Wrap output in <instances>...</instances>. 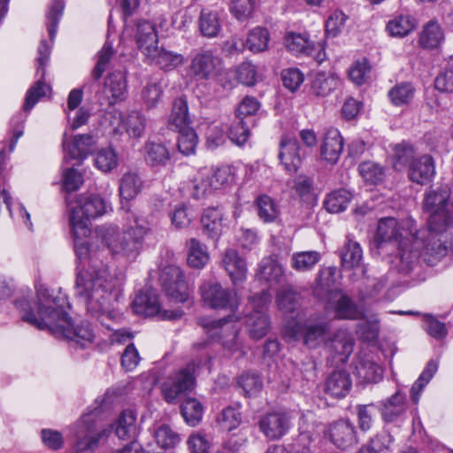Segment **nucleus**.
Here are the masks:
<instances>
[{"instance_id": "f257e3e1", "label": "nucleus", "mask_w": 453, "mask_h": 453, "mask_svg": "<svg viewBox=\"0 0 453 453\" xmlns=\"http://www.w3.org/2000/svg\"><path fill=\"white\" fill-rule=\"evenodd\" d=\"M22 313L23 321L38 329H49L53 334H62L71 341L90 342L94 338L93 330L88 323L74 326L68 317L65 307L67 299L65 295H54L49 289L40 287L36 297L30 300L22 296L15 303Z\"/></svg>"}, {"instance_id": "f03ea898", "label": "nucleus", "mask_w": 453, "mask_h": 453, "mask_svg": "<svg viewBox=\"0 0 453 453\" xmlns=\"http://www.w3.org/2000/svg\"><path fill=\"white\" fill-rule=\"evenodd\" d=\"M75 296L81 302L87 313L100 320L107 329V321H118L122 314L116 307L119 291L116 279L106 266L90 265L77 273L74 285Z\"/></svg>"}, {"instance_id": "7ed1b4c3", "label": "nucleus", "mask_w": 453, "mask_h": 453, "mask_svg": "<svg viewBox=\"0 0 453 453\" xmlns=\"http://www.w3.org/2000/svg\"><path fill=\"white\" fill-rule=\"evenodd\" d=\"M151 232V223L148 219L132 212L122 228L108 226L104 234V241L113 256L131 263L141 254L145 237Z\"/></svg>"}, {"instance_id": "20e7f679", "label": "nucleus", "mask_w": 453, "mask_h": 453, "mask_svg": "<svg viewBox=\"0 0 453 453\" xmlns=\"http://www.w3.org/2000/svg\"><path fill=\"white\" fill-rule=\"evenodd\" d=\"M210 345L211 342L207 340L194 343L193 353L196 356V360L169 376L162 384V395L168 403H175L180 395L194 388L196 369L206 365L211 359L209 351Z\"/></svg>"}, {"instance_id": "39448f33", "label": "nucleus", "mask_w": 453, "mask_h": 453, "mask_svg": "<svg viewBox=\"0 0 453 453\" xmlns=\"http://www.w3.org/2000/svg\"><path fill=\"white\" fill-rule=\"evenodd\" d=\"M406 230L403 229L396 219L384 218L378 223L376 238L379 241V247L383 243H392L398 249V257L401 263L400 271L407 273L413 265L418 261L419 252L417 249L411 248V235H403Z\"/></svg>"}, {"instance_id": "423d86ee", "label": "nucleus", "mask_w": 453, "mask_h": 453, "mask_svg": "<svg viewBox=\"0 0 453 453\" xmlns=\"http://www.w3.org/2000/svg\"><path fill=\"white\" fill-rule=\"evenodd\" d=\"M65 201L70 211L71 232L76 238L88 237L91 232L90 219L103 216L108 209L105 200L98 195H81L75 206H71L69 198Z\"/></svg>"}, {"instance_id": "0eeeda50", "label": "nucleus", "mask_w": 453, "mask_h": 453, "mask_svg": "<svg viewBox=\"0 0 453 453\" xmlns=\"http://www.w3.org/2000/svg\"><path fill=\"white\" fill-rule=\"evenodd\" d=\"M450 188L440 186L425 194L423 208L430 215L427 226L432 231H445L453 226V203L449 201Z\"/></svg>"}, {"instance_id": "6e6552de", "label": "nucleus", "mask_w": 453, "mask_h": 453, "mask_svg": "<svg viewBox=\"0 0 453 453\" xmlns=\"http://www.w3.org/2000/svg\"><path fill=\"white\" fill-rule=\"evenodd\" d=\"M199 293L203 304L211 309L234 312L239 307L236 291L224 288L215 279L203 280L199 286Z\"/></svg>"}, {"instance_id": "1a4fd4ad", "label": "nucleus", "mask_w": 453, "mask_h": 453, "mask_svg": "<svg viewBox=\"0 0 453 453\" xmlns=\"http://www.w3.org/2000/svg\"><path fill=\"white\" fill-rule=\"evenodd\" d=\"M188 74L196 81H215L224 73L222 59L211 50H199L191 58Z\"/></svg>"}, {"instance_id": "9d476101", "label": "nucleus", "mask_w": 453, "mask_h": 453, "mask_svg": "<svg viewBox=\"0 0 453 453\" xmlns=\"http://www.w3.org/2000/svg\"><path fill=\"white\" fill-rule=\"evenodd\" d=\"M106 430L98 426L96 412L85 414L73 428V449L76 453L95 450Z\"/></svg>"}, {"instance_id": "9b49d317", "label": "nucleus", "mask_w": 453, "mask_h": 453, "mask_svg": "<svg viewBox=\"0 0 453 453\" xmlns=\"http://www.w3.org/2000/svg\"><path fill=\"white\" fill-rule=\"evenodd\" d=\"M270 303L271 296L266 291H263L250 299L253 310L245 317V327L250 338L254 340L265 337L271 328L270 319L265 313Z\"/></svg>"}, {"instance_id": "f8f14e48", "label": "nucleus", "mask_w": 453, "mask_h": 453, "mask_svg": "<svg viewBox=\"0 0 453 453\" xmlns=\"http://www.w3.org/2000/svg\"><path fill=\"white\" fill-rule=\"evenodd\" d=\"M200 325L206 329L210 338L219 342L230 354L243 355L244 352L242 349L241 343L237 340L238 329L229 320V317L218 320L202 319H200Z\"/></svg>"}, {"instance_id": "ddd939ff", "label": "nucleus", "mask_w": 453, "mask_h": 453, "mask_svg": "<svg viewBox=\"0 0 453 453\" xmlns=\"http://www.w3.org/2000/svg\"><path fill=\"white\" fill-rule=\"evenodd\" d=\"M336 273L335 266L321 268L317 275L313 293L319 299L332 306L337 318L340 315V292Z\"/></svg>"}, {"instance_id": "4468645a", "label": "nucleus", "mask_w": 453, "mask_h": 453, "mask_svg": "<svg viewBox=\"0 0 453 453\" xmlns=\"http://www.w3.org/2000/svg\"><path fill=\"white\" fill-rule=\"evenodd\" d=\"M134 313L146 317L157 316L160 319H176L181 317L178 311H167L161 308L158 296L153 289L141 290L132 303Z\"/></svg>"}, {"instance_id": "2eb2a0df", "label": "nucleus", "mask_w": 453, "mask_h": 453, "mask_svg": "<svg viewBox=\"0 0 453 453\" xmlns=\"http://www.w3.org/2000/svg\"><path fill=\"white\" fill-rule=\"evenodd\" d=\"M354 375L365 382H378L382 377V370L375 362L357 358L349 365L348 371L342 370V388L346 391H349L352 386L350 376Z\"/></svg>"}, {"instance_id": "dca6fc26", "label": "nucleus", "mask_w": 453, "mask_h": 453, "mask_svg": "<svg viewBox=\"0 0 453 453\" xmlns=\"http://www.w3.org/2000/svg\"><path fill=\"white\" fill-rule=\"evenodd\" d=\"M327 330L328 326L325 323L307 325L299 321H289L284 326L283 334L288 341L303 340L305 345L315 347L319 341L324 339Z\"/></svg>"}, {"instance_id": "f3484780", "label": "nucleus", "mask_w": 453, "mask_h": 453, "mask_svg": "<svg viewBox=\"0 0 453 453\" xmlns=\"http://www.w3.org/2000/svg\"><path fill=\"white\" fill-rule=\"evenodd\" d=\"M442 232L432 231L427 226V235H426L425 241L417 235H411V249H417L419 252V257L424 256L425 261L431 265L434 264L447 253V247L439 236V234ZM422 237H425L424 234H422Z\"/></svg>"}, {"instance_id": "a211bd4d", "label": "nucleus", "mask_w": 453, "mask_h": 453, "mask_svg": "<svg viewBox=\"0 0 453 453\" xmlns=\"http://www.w3.org/2000/svg\"><path fill=\"white\" fill-rule=\"evenodd\" d=\"M161 281L166 296L172 300L183 303L188 298V288L179 266L169 265L163 269Z\"/></svg>"}, {"instance_id": "6ab92c4d", "label": "nucleus", "mask_w": 453, "mask_h": 453, "mask_svg": "<svg viewBox=\"0 0 453 453\" xmlns=\"http://www.w3.org/2000/svg\"><path fill=\"white\" fill-rule=\"evenodd\" d=\"M284 43L293 54L312 57L319 64L326 59L324 47L311 43L303 35L289 33L285 36Z\"/></svg>"}, {"instance_id": "aec40b11", "label": "nucleus", "mask_w": 453, "mask_h": 453, "mask_svg": "<svg viewBox=\"0 0 453 453\" xmlns=\"http://www.w3.org/2000/svg\"><path fill=\"white\" fill-rule=\"evenodd\" d=\"M226 218L223 208L220 206H212L206 208L202 215L201 223L203 230L211 239H218L226 224Z\"/></svg>"}, {"instance_id": "412c9836", "label": "nucleus", "mask_w": 453, "mask_h": 453, "mask_svg": "<svg viewBox=\"0 0 453 453\" xmlns=\"http://www.w3.org/2000/svg\"><path fill=\"white\" fill-rule=\"evenodd\" d=\"M435 175L434 158L430 155H422L413 161L408 172V176L412 182L419 185L430 183Z\"/></svg>"}, {"instance_id": "4be33fe9", "label": "nucleus", "mask_w": 453, "mask_h": 453, "mask_svg": "<svg viewBox=\"0 0 453 453\" xmlns=\"http://www.w3.org/2000/svg\"><path fill=\"white\" fill-rule=\"evenodd\" d=\"M289 424V418L286 414L273 412L261 418L259 427L268 439L277 440L288 432Z\"/></svg>"}, {"instance_id": "5701e85b", "label": "nucleus", "mask_w": 453, "mask_h": 453, "mask_svg": "<svg viewBox=\"0 0 453 453\" xmlns=\"http://www.w3.org/2000/svg\"><path fill=\"white\" fill-rule=\"evenodd\" d=\"M127 92V78L122 72H113L110 73L104 81L103 94L106 98V104H114L117 101L126 98Z\"/></svg>"}, {"instance_id": "b1692460", "label": "nucleus", "mask_w": 453, "mask_h": 453, "mask_svg": "<svg viewBox=\"0 0 453 453\" xmlns=\"http://www.w3.org/2000/svg\"><path fill=\"white\" fill-rule=\"evenodd\" d=\"M257 277L270 286L280 284L284 279V268L277 255H270L262 258L258 264Z\"/></svg>"}, {"instance_id": "393cba45", "label": "nucleus", "mask_w": 453, "mask_h": 453, "mask_svg": "<svg viewBox=\"0 0 453 453\" xmlns=\"http://www.w3.org/2000/svg\"><path fill=\"white\" fill-rule=\"evenodd\" d=\"M222 265L234 286L242 283L247 277L246 262L234 250H226L222 257Z\"/></svg>"}, {"instance_id": "a878e982", "label": "nucleus", "mask_w": 453, "mask_h": 453, "mask_svg": "<svg viewBox=\"0 0 453 453\" xmlns=\"http://www.w3.org/2000/svg\"><path fill=\"white\" fill-rule=\"evenodd\" d=\"M135 41L138 49L145 57L155 52L158 42L155 26L150 21H140L137 24Z\"/></svg>"}, {"instance_id": "bb28decb", "label": "nucleus", "mask_w": 453, "mask_h": 453, "mask_svg": "<svg viewBox=\"0 0 453 453\" xmlns=\"http://www.w3.org/2000/svg\"><path fill=\"white\" fill-rule=\"evenodd\" d=\"M279 159L288 172H296L301 165L299 144L296 139L283 136L280 143Z\"/></svg>"}, {"instance_id": "cd10ccee", "label": "nucleus", "mask_w": 453, "mask_h": 453, "mask_svg": "<svg viewBox=\"0 0 453 453\" xmlns=\"http://www.w3.org/2000/svg\"><path fill=\"white\" fill-rule=\"evenodd\" d=\"M67 140L68 134L65 132L62 140L63 149L73 159L85 157L89 152L93 150L95 145L94 137L90 134L77 135L74 137L72 143H68Z\"/></svg>"}, {"instance_id": "c85d7f7f", "label": "nucleus", "mask_w": 453, "mask_h": 453, "mask_svg": "<svg viewBox=\"0 0 453 453\" xmlns=\"http://www.w3.org/2000/svg\"><path fill=\"white\" fill-rule=\"evenodd\" d=\"M445 39L444 31L437 20L432 19L425 24L418 34V45L426 50H434L441 46Z\"/></svg>"}, {"instance_id": "c756f323", "label": "nucleus", "mask_w": 453, "mask_h": 453, "mask_svg": "<svg viewBox=\"0 0 453 453\" xmlns=\"http://www.w3.org/2000/svg\"><path fill=\"white\" fill-rule=\"evenodd\" d=\"M407 410L405 395L397 391L382 403L381 415L386 422H394L403 418Z\"/></svg>"}, {"instance_id": "7c9ffc66", "label": "nucleus", "mask_w": 453, "mask_h": 453, "mask_svg": "<svg viewBox=\"0 0 453 453\" xmlns=\"http://www.w3.org/2000/svg\"><path fill=\"white\" fill-rule=\"evenodd\" d=\"M191 119L188 114V101L180 96L174 100L168 118V127L173 131L189 127Z\"/></svg>"}, {"instance_id": "2f4dec72", "label": "nucleus", "mask_w": 453, "mask_h": 453, "mask_svg": "<svg viewBox=\"0 0 453 453\" xmlns=\"http://www.w3.org/2000/svg\"><path fill=\"white\" fill-rule=\"evenodd\" d=\"M417 21L408 13H398L390 19L386 25V31L392 37H404L416 27Z\"/></svg>"}, {"instance_id": "473e14b6", "label": "nucleus", "mask_w": 453, "mask_h": 453, "mask_svg": "<svg viewBox=\"0 0 453 453\" xmlns=\"http://www.w3.org/2000/svg\"><path fill=\"white\" fill-rule=\"evenodd\" d=\"M146 58L164 71L173 70L184 62L183 55L158 47L155 49V52Z\"/></svg>"}, {"instance_id": "72a5a7b5", "label": "nucleus", "mask_w": 453, "mask_h": 453, "mask_svg": "<svg viewBox=\"0 0 453 453\" xmlns=\"http://www.w3.org/2000/svg\"><path fill=\"white\" fill-rule=\"evenodd\" d=\"M143 181L135 172H127L119 180V192L122 200L134 199L142 191Z\"/></svg>"}, {"instance_id": "f704fd0d", "label": "nucleus", "mask_w": 453, "mask_h": 453, "mask_svg": "<svg viewBox=\"0 0 453 453\" xmlns=\"http://www.w3.org/2000/svg\"><path fill=\"white\" fill-rule=\"evenodd\" d=\"M300 295L290 285L280 288L276 295V303L283 314H293L300 306Z\"/></svg>"}, {"instance_id": "c9c22d12", "label": "nucleus", "mask_w": 453, "mask_h": 453, "mask_svg": "<svg viewBox=\"0 0 453 453\" xmlns=\"http://www.w3.org/2000/svg\"><path fill=\"white\" fill-rule=\"evenodd\" d=\"M321 157L332 165L337 163L340 157V131L337 128H329L325 135L321 146Z\"/></svg>"}, {"instance_id": "e433bc0d", "label": "nucleus", "mask_w": 453, "mask_h": 453, "mask_svg": "<svg viewBox=\"0 0 453 453\" xmlns=\"http://www.w3.org/2000/svg\"><path fill=\"white\" fill-rule=\"evenodd\" d=\"M117 436L121 440H133L138 433L136 415L131 410H125L119 416L115 429Z\"/></svg>"}, {"instance_id": "4c0bfd02", "label": "nucleus", "mask_w": 453, "mask_h": 453, "mask_svg": "<svg viewBox=\"0 0 453 453\" xmlns=\"http://www.w3.org/2000/svg\"><path fill=\"white\" fill-rule=\"evenodd\" d=\"M186 246L188 248L187 260L188 265L196 269L203 268L210 258L206 246L196 238L188 240Z\"/></svg>"}, {"instance_id": "58836bf2", "label": "nucleus", "mask_w": 453, "mask_h": 453, "mask_svg": "<svg viewBox=\"0 0 453 453\" xmlns=\"http://www.w3.org/2000/svg\"><path fill=\"white\" fill-rule=\"evenodd\" d=\"M199 29L208 38L216 37L221 29L219 15L217 11L203 9L199 16Z\"/></svg>"}, {"instance_id": "ea45409f", "label": "nucleus", "mask_w": 453, "mask_h": 453, "mask_svg": "<svg viewBox=\"0 0 453 453\" xmlns=\"http://www.w3.org/2000/svg\"><path fill=\"white\" fill-rule=\"evenodd\" d=\"M321 260V254L316 250L294 252L290 257V266L300 273L312 270Z\"/></svg>"}, {"instance_id": "a19ab883", "label": "nucleus", "mask_w": 453, "mask_h": 453, "mask_svg": "<svg viewBox=\"0 0 453 453\" xmlns=\"http://www.w3.org/2000/svg\"><path fill=\"white\" fill-rule=\"evenodd\" d=\"M415 96V88L411 82H400L393 86L388 92L390 103L395 106L408 105Z\"/></svg>"}, {"instance_id": "79ce46f5", "label": "nucleus", "mask_w": 453, "mask_h": 453, "mask_svg": "<svg viewBox=\"0 0 453 453\" xmlns=\"http://www.w3.org/2000/svg\"><path fill=\"white\" fill-rule=\"evenodd\" d=\"M164 93L163 80L150 78L141 91V98L147 108H154Z\"/></svg>"}, {"instance_id": "37998d69", "label": "nucleus", "mask_w": 453, "mask_h": 453, "mask_svg": "<svg viewBox=\"0 0 453 453\" xmlns=\"http://www.w3.org/2000/svg\"><path fill=\"white\" fill-rule=\"evenodd\" d=\"M208 176L209 173L203 168H201L190 180L188 190L194 199L204 198L214 191Z\"/></svg>"}, {"instance_id": "c03bdc74", "label": "nucleus", "mask_w": 453, "mask_h": 453, "mask_svg": "<svg viewBox=\"0 0 453 453\" xmlns=\"http://www.w3.org/2000/svg\"><path fill=\"white\" fill-rule=\"evenodd\" d=\"M144 158L151 166L165 165L170 160V153L164 144L150 142L144 147Z\"/></svg>"}, {"instance_id": "a18cd8bd", "label": "nucleus", "mask_w": 453, "mask_h": 453, "mask_svg": "<svg viewBox=\"0 0 453 453\" xmlns=\"http://www.w3.org/2000/svg\"><path fill=\"white\" fill-rule=\"evenodd\" d=\"M256 207L259 219L265 223L273 222L279 217V206L269 196H259L256 200Z\"/></svg>"}, {"instance_id": "49530a36", "label": "nucleus", "mask_w": 453, "mask_h": 453, "mask_svg": "<svg viewBox=\"0 0 453 453\" xmlns=\"http://www.w3.org/2000/svg\"><path fill=\"white\" fill-rule=\"evenodd\" d=\"M438 369V364L434 360H430L418 379L414 382L411 388V398L414 403H418L419 400L420 393L424 388L430 381L433 376L435 374Z\"/></svg>"}, {"instance_id": "de8ad7c7", "label": "nucleus", "mask_w": 453, "mask_h": 453, "mask_svg": "<svg viewBox=\"0 0 453 453\" xmlns=\"http://www.w3.org/2000/svg\"><path fill=\"white\" fill-rule=\"evenodd\" d=\"M270 35L267 29L257 27L251 30L246 40V46L253 53H260L268 49Z\"/></svg>"}, {"instance_id": "09e8293b", "label": "nucleus", "mask_w": 453, "mask_h": 453, "mask_svg": "<svg viewBox=\"0 0 453 453\" xmlns=\"http://www.w3.org/2000/svg\"><path fill=\"white\" fill-rule=\"evenodd\" d=\"M203 413L202 403L196 398H188L181 404V414L185 421L196 426L201 421Z\"/></svg>"}, {"instance_id": "8fccbe9b", "label": "nucleus", "mask_w": 453, "mask_h": 453, "mask_svg": "<svg viewBox=\"0 0 453 453\" xmlns=\"http://www.w3.org/2000/svg\"><path fill=\"white\" fill-rule=\"evenodd\" d=\"M179 133L177 147L179 151L184 156L194 154L197 146L198 138L192 127H187L177 130Z\"/></svg>"}, {"instance_id": "3c124183", "label": "nucleus", "mask_w": 453, "mask_h": 453, "mask_svg": "<svg viewBox=\"0 0 453 453\" xmlns=\"http://www.w3.org/2000/svg\"><path fill=\"white\" fill-rule=\"evenodd\" d=\"M394 152V166L396 169L405 166L410 167L411 164L417 159L415 158L417 151L414 146L405 142L395 145Z\"/></svg>"}, {"instance_id": "603ef678", "label": "nucleus", "mask_w": 453, "mask_h": 453, "mask_svg": "<svg viewBox=\"0 0 453 453\" xmlns=\"http://www.w3.org/2000/svg\"><path fill=\"white\" fill-rule=\"evenodd\" d=\"M358 171L364 180L371 184H377L385 177L383 167L371 161H365L360 164Z\"/></svg>"}, {"instance_id": "864d4df0", "label": "nucleus", "mask_w": 453, "mask_h": 453, "mask_svg": "<svg viewBox=\"0 0 453 453\" xmlns=\"http://www.w3.org/2000/svg\"><path fill=\"white\" fill-rule=\"evenodd\" d=\"M95 165L102 172H110L118 165L117 154L111 148L102 149L96 155Z\"/></svg>"}, {"instance_id": "5fc2aeb1", "label": "nucleus", "mask_w": 453, "mask_h": 453, "mask_svg": "<svg viewBox=\"0 0 453 453\" xmlns=\"http://www.w3.org/2000/svg\"><path fill=\"white\" fill-rule=\"evenodd\" d=\"M64 2L62 0H55L47 13V29L50 41L53 42L57 34V27L63 14Z\"/></svg>"}, {"instance_id": "6e6d98bb", "label": "nucleus", "mask_w": 453, "mask_h": 453, "mask_svg": "<svg viewBox=\"0 0 453 453\" xmlns=\"http://www.w3.org/2000/svg\"><path fill=\"white\" fill-rule=\"evenodd\" d=\"M154 436L157 443L163 449L173 448L180 441L178 434L165 424L158 426Z\"/></svg>"}, {"instance_id": "4d7b16f0", "label": "nucleus", "mask_w": 453, "mask_h": 453, "mask_svg": "<svg viewBox=\"0 0 453 453\" xmlns=\"http://www.w3.org/2000/svg\"><path fill=\"white\" fill-rule=\"evenodd\" d=\"M127 133L132 137H140L146 127V119L140 111H131L126 119Z\"/></svg>"}, {"instance_id": "13d9d810", "label": "nucleus", "mask_w": 453, "mask_h": 453, "mask_svg": "<svg viewBox=\"0 0 453 453\" xmlns=\"http://www.w3.org/2000/svg\"><path fill=\"white\" fill-rule=\"evenodd\" d=\"M203 170L209 173V180L214 190L221 188L231 180V169L229 166H220L216 169L206 168Z\"/></svg>"}, {"instance_id": "bf43d9fd", "label": "nucleus", "mask_w": 453, "mask_h": 453, "mask_svg": "<svg viewBox=\"0 0 453 453\" xmlns=\"http://www.w3.org/2000/svg\"><path fill=\"white\" fill-rule=\"evenodd\" d=\"M434 88L444 93L453 92V55L449 58L445 70L435 78Z\"/></svg>"}, {"instance_id": "052dcab7", "label": "nucleus", "mask_w": 453, "mask_h": 453, "mask_svg": "<svg viewBox=\"0 0 453 453\" xmlns=\"http://www.w3.org/2000/svg\"><path fill=\"white\" fill-rule=\"evenodd\" d=\"M371 66L367 59L356 61L349 71V79L357 85L364 84L369 78Z\"/></svg>"}, {"instance_id": "680f3d73", "label": "nucleus", "mask_w": 453, "mask_h": 453, "mask_svg": "<svg viewBox=\"0 0 453 453\" xmlns=\"http://www.w3.org/2000/svg\"><path fill=\"white\" fill-rule=\"evenodd\" d=\"M254 5V0H232L230 12L239 21H245L251 17Z\"/></svg>"}, {"instance_id": "e2e57ef3", "label": "nucleus", "mask_w": 453, "mask_h": 453, "mask_svg": "<svg viewBox=\"0 0 453 453\" xmlns=\"http://www.w3.org/2000/svg\"><path fill=\"white\" fill-rule=\"evenodd\" d=\"M363 252L357 242L349 241L346 245V250L342 256V266L354 268L359 265Z\"/></svg>"}, {"instance_id": "0e129e2a", "label": "nucleus", "mask_w": 453, "mask_h": 453, "mask_svg": "<svg viewBox=\"0 0 453 453\" xmlns=\"http://www.w3.org/2000/svg\"><path fill=\"white\" fill-rule=\"evenodd\" d=\"M113 54L114 51L112 46L110 43L105 42L102 50L97 54L98 59L92 72V76L95 80L101 78Z\"/></svg>"}, {"instance_id": "69168bd1", "label": "nucleus", "mask_w": 453, "mask_h": 453, "mask_svg": "<svg viewBox=\"0 0 453 453\" xmlns=\"http://www.w3.org/2000/svg\"><path fill=\"white\" fill-rule=\"evenodd\" d=\"M239 386L246 395H254L258 393L263 386L262 380L255 373H244L238 380Z\"/></svg>"}, {"instance_id": "338daca9", "label": "nucleus", "mask_w": 453, "mask_h": 453, "mask_svg": "<svg viewBox=\"0 0 453 453\" xmlns=\"http://www.w3.org/2000/svg\"><path fill=\"white\" fill-rule=\"evenodd\" d=\"M238 81L245 86H254L257 82V73L256 66L250 62L241 64L236 70Z\"/></svg>"}, {"instance_id": "774afa93", "label": "nucleus", "mask_w": 453, "mask_h": 453, "mask_svg": "<svg viewBox=\"0 0 453 453\" xmlns=\"http://www.w3.org/2000/svg\"><path fill=\"white\" fill-rule=\"evenodd\" d=\"M218 422L223 429L231 431L240 425L241 413L234 408H226L218 418Z\"/></svg>"}]
</instances>
